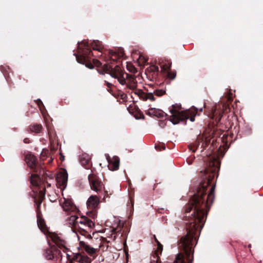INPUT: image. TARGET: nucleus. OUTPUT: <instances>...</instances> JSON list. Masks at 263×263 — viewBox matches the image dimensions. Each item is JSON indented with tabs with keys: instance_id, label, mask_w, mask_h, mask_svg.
<instances>
[{
	"instance_id": "nucleus-36",
	"label": "nucleus",
	"mask_w": 263,
	"mask_h": 263,
	"mask_svg": "<svg viewBox=\"0 0 263 263\" xmlns=\"http://www.w3.org/2000/svg\"><path fill=\"white\" fill-rule=\"evenodd\" d=\"M210 143H211V140H208L206 138L205 139V141L204 142H203V143H202V146H204V147L208 145H209L210 144Z\"/></svg>"
},
{
	"instance_id": "nucleus-46",
	"label": "nucleus",
	"mask_w": 263,
	"mask_h": 263,
	"mask_svg": "<svg viewBox=\"0 0 263 263\" xmlns=\"http://www.w3.org/2000/svg\"><path fill=\"white\" fill-rule=\"evenodd\" d=\"M199 110L200 112H202V111H203V108H200V109H199Z\"/></svg>"
},
{
	"instance_id": "nucleus-45",
	"label": "nucleus",
	"mask_w": 263,
	"mask_h": 263,
	"mask_svg": "<svg viewBox=\"0 0 263 263\" xmlns=\"http://www.w3.org/2000/svg\"><path fill=\"white\" fill-rule=\"evenodd\" d=\"M214 140H213L212 141V146H213V147L214 146Z\"/></svg>"
},
{
	"instance_id": "nucleus-26",
	"label": "nucleus",
	"mask_w": 263,
	"mask_h": 263,
	"mask_svg": "<svg viewBox=\"0 0 263 263\" xmlns=\"http://www.w3.org/2000/svg\"><path fill=\"white\" fill-rule=\"evenodd\" d=\"M109 55L110 56V61H115V59H113V57H115L116 58L117 57H123L124 55V53L123 52H120V53H118L112 50H110L109 51Z\"/></svg>"
},
{
	"instance_id": "nucleus-2",
	"label": "nucleus",
	"mask_w": 263,
	"mask_h": 263,
	"mask_svg": "<svg viewBox=\"0 0 263 263\" xmlns=\"http://www.w3.org/2000/svg\"><path fill=\"white\" fill-rule=\"evenodd\" d=\"M90 47L93 50L98 51L101 53H103L104 46L100 41L94 40L89 44L88 41L83 40L78 45V49L79 51L76 54V57L78 63L85 64L89 69H92L94 66H101L102 63L96 59H93L92 63L91 62L90 59L94 55L90 50Z\"/></svg>"
},
{
	"instance_id": "nucleus-43",
	"label": "nucleus",
	"mask_w": 263,
	"mask_h": 263,
	"mask_svg": "<svg viewBox=\"0 0 263 263\" xmlns=\"http://www.w3.org/2000/svg\"><path fill=\"white\" fill-rule=\"evenodd\" d=\"M164 210V208L158 209L157 210V212L159 213H162V211H163Z\"/></svg>"
},
{
	"instance_id": "nucleus-42",
	"label": "nucleus",
	"mask_w": 263,
	"mask_h": 263,
	"mask_svg": "<svg viewBox=\"0 0 263 263\" xmlns=\"http://www.w3.org/2000/svg\"><path fill=\"white\" fill-rule=\"evenodd\" d=\"M49 199L52 202H54L57 200V198L55 197H52L51 198H50Z\"/></svg>"
},
{
	"instance_id": "nucleus-19",
	"label": "nucleus",
	"mask_w": 263,
	"mask_h": 263,
	"mask_svg": "<svg viewBox=\"0 0 263 263\" xmlns=\"http://www.w3.org/2000/svg\"><path fill=\"white\" fill-rule=\"evenodd\" d=\"M157 250L155 251L153 258L156 259H154V263H161L160 260V255H161L163 251V245L161 243L157 244Z\"/></svg>"
},
{
	"instance_id": "nucleus-12",
	"label": "nucleus",
	"mask_w": 263,
	"mask_h": 263,
	"mask_svg": "<svg viewBox=\"0 0 263 263\" xmlns=\"http://www.w3.org/2000/svg\"><path fill=\"white\" fill-rule=\"evenodd\" d=\"M25 161L30 169L34 172H38V169L41 165L38 164L36 157L31 154H27L25 156Z\"/></svg>"
},
{
	"instance_id": "nucleus-16",
	"label": "nucleus",
	"mask_w": 263,
	"mask_h": 263,
	"mask_svg": "<svg viewBox=\"0 0 263 263\" xmlns=\"http://www.w3.org/2000/svg\"><path fill=\"white\" fill-rule=\"evenodd\" d=\"M109 163L108 167L111 171H116L119 169L120 159L118 156H114L111 159L109 156L107 158Z\"/></svg>"
},
{
	"instance_id": "nucleus-38",
	"label": "nucleus",
	"mask_w": 263,
	"mask_h": 263,
	"mask_svg": "<svg viewBox=\"0 0 263 263\" xmlns=\"http://www.w3.org/2000/svg\"><path fill=\"white\" fill-rule=\"evenodd\" d=\"M139 60H142V63L144 64H145L147 61V59H145V58L141 55L139 57Z\"/></svg>"
},
{
	"instance_id": "nucleus-47",
	"label": "nucleus",
	"mask_w": 263,
	"mask_h": 263,
	"mask_svg": "<svg viewBox=\"0 0 263 263\" xmlns=\"http://www.w3.org/2000/svg\"><path fill=\"white\" fill-rule=\"evenodd\" d=\"M41 156H42V157H44V156H45V155H44V151H43V152H42V153H41Z\"/></svg>"
},
{
	"instance_id": "nucleus-32",
	"label": "nucleus",
	"mask_w": 263,
	"mask_h": 263,
	"mask_svg": "<svg viewBox=\"0 0 263 263\" xmlns=\"http://www.w3.org/2000/svg\"><path fill=\"white\" fill-rule=\"evenodd\" d=\"M155 148L158 151H161L165 149V146L163 143L155 145Z\"/></svg>"
},
{
	"instance_id": "nucleus-5",
	"label": "nucleus",
	"mask_w": 263,
	"mask_h": 263,
	"mask_svg": "<svg viewBox=\"0 0 263 263\" xmlns=\"http://www.w3.org/2000/svg\"><path fill=\"white\" fill-rule=\"evenodd\" d=\"M180 106L177 105H172L170 108V112L171 115L169 117L170 120L174 124H176L180 121H185L189 119L192 122L195 121V117L196 115H199L198 113V109L195 106H192L190 108L183 110L179 111Z\"/></svg>"
},
{
	"instance_id": "nucleus-3",
	"label": "nucleus",
	"mask_w": 263,
	"mask_h": 263,
	"mask_svg": "<svg viewBox=\"0 0 263 263\" xmlns=\"http://www.w3.org/2000/svg\"><path fill=\"white\" fill-rule=\"evenodd\" d=\"M98 71L102 74H109L111 77L117 79L121 85H126V88L129 89L135 90L137 88L136 77L124 72L119 65L113 67L108 64H105L101 69H98Z\"/></svg>"
},
{
	"instance_id": "nucleus-21",
	"label": "nucleus",
	"mask_w": 263,
	"mask_h": 263,
	"mask_svg": "<svg viewBox=\"0 0 263 263\" xmlns=\"http://www.w3.org/2000/svg\"><path fill=\"white\" fill-rule=\"evenodd\" d=\"M73 260L80 262V263H91V259L87 256L77 253L73 255Z\"/></svg>"
},
{
	"instance_id": "nucleus-35",
	"label": "nucleus",
	"mask_w": 263,
	"mask_h": 263,
	"mask_svg": "<svg viewBox=\"0 0 263 263\" xmlns=\"http://www.w3.org/2000/svg\"><path fill=\"white\" fill-rule=\"evenodd\" d=\"M36 103L38 105L39 107L41 109L42 107H44V104L42 101L40 99H37L36 101Z\"/></svg>"
},
{
	"instance_id": "nucleus-29",
	"label": "nucleus",
	"mask_w": 263,
	"mask_h": 263,
	"mask_svg": "<svg viewBox=\"0 0 263 263\" xmlns=\"http://www.w3.org/2000/svg\"><path fill=\"white\" fill-rule=\"evenodd\" d=\"M149 71L154 72V74H157L159 72V67L157 65H153L149 67Z\"/></svg>"
},
{
	"instance_id": "nucleus-22",
	"label": "nucleus",
	"mask_w": 263,
	"mask_h": 263,
	"mask_svg": "<svg viewBox=\"0 0 263 263\" xmlns=\"http://www.w3.org/2000/svg\"><path fill=\"white\" fill-rule=\"evenodd\" d=\"M79 244L80 246L89 255H92L96 253V250L90 246L87 245L84 241H80Z\"/></svg>"
},
{
	"instance_id": "nucleus-40",
	"label": "nucleus",
	"mask_w": 263,
	"mask_h": 263,
	"mask_svg": "<svg viewBox=\"0 0 263 263\" xmlns=\"http://www.w3.org/2000/svg\"><path fill=\"white\" fill-rule=\"evenodd\" d=\"M24 142L26 144L30 143L31 142L30 139L28 138H25L24 140Z\"/></svg>"
},
{
	"instance_id": "nucleus-20",
	"label": "nucleus",
	"mask_w": 263,
	"mask_h": 263,
	"mask_svg": "<svg viewBox=\"0 0 263 263\" xmlns=\"http://www.w3.org/2000/svg\"><path fill=\"white\" fill-rule=\"evenodd\" d=\"M43 129V126L41 124L34 123L28 127L27 131L30 134H39L42 131Z\"/></svg>"
},
{
	"instance_id": "nucleus-39",
	"label": "nucleus",
	"mask_w": 263,
	"mask_h": 263,
	"mask_svg": "<svg viewBox=\"0 0 263 263\" xmlns=\"http://www.w3.org/2000/svg\"><path fill=\"white\" fill-rule=\"evenodd\" d=\"M104 83L108 88H110L113 86V85L112 84H111L110 83H109L106 81H105Z\"/></svg>"
},
{
	"instance_id": "nucleus-44",
	"label": "nucleus",
	"mask_w": 263,
	"mask_h": 263,
	"mask_svg": "<svg viewBox=\"0 0 263 263\" xmlns=\"http://www.w3.org/2000/svg\"><path fill=\"white\" fill-rule=\"evenodd\" d=\"M5 77H6L7 81L8 83H10V82L11 81V80H10L9 77H7L6 76H5Z\"/></svg>"
},
{
	"instance_id": "nucleus-24",
	"label": "nucleus",
	"mask_w": 263,
	"mask_h": 263,
	"mask_svg": "<svg viewBox=\"0 0 263 263\" xmlns=\"http://www.w3.org/2000/svg\"><path fill=\"white\" fill-rule=\"evenodd\" d=\"M80 217H79L77 215H71L69 217V223L72 226L73 228H74L76 230V226H78L77 221Z\"/></svg>"
},
{
	"instance_id": "nucleus-37",
	"label": "nucleus",
	"mask_w": 263,
	"mask_h": 263,
	"mask_svg": "<svg viewBox=\"0 0 263 263\" xmlns=\"http://www.w3.org/2000/svg\"><path fill=\"white\" fill-rule=\"evenodd\" d=\"M166 122L165 120H160L159 122V125L161 127L163 128L166 125Z\"/></svg>"
},
{
	"instance_id": "nucleus-31",
	"label": "nucleus",
	"mask_w": 263,
	"mask_h": 263,
	"mask_svg": "<svg viewBox=\"0 0 263 263\" xmlns=\"http://www.w3.org/2000/svg\"><path fill=\"white\" fill-rule=\"evenodd\" d=\"M47 129L50 140H51L52 138H54L55 134L53 128L52 127H48Z\"/></svg>"
},
{
	"instance_id": "nucleus-13",
	"label": "nucleus",
	"mask_w": 263,
	"mask_h": 263,
	"mask_svg": "<svg viewBox=\"0 0 263 263\" xmlns=\"http://www.w3.org/2000/svg\"><path fill=\"white\" fill-rule=\"evenodd\" d=\"M60 204L65 211L74 213L78 210L76 206L69 199L64 198L63 201L62 199L60 200Z\"/></svg>"
},
{
	"instance_id": "nucleus-17",
	"label": "nucleus",
	"mask_w": 263,
	"mask_h": 263,
	"mask_svg": "<svg viewBox=\"0 0 263 263\" xmlns=\"http://www.w3.org/2000/svg\"><path fill=\"white\" fill-rule=\"evenodd\" d=\"M158 62V64L161 68V72L162 73L171 69L172 62L170 60L161 59Z\"/></svg>"
},
{
	"instance_id": "nucleus-27",
	"label": "nucleus",
	"mask_w": 263,
	"mask_h": 263,
	"mask_svg": "<svg viewBox=\"0 0 263 263\" xmlns=\"http://www.w3.org/2000/svg\"><path fill=\"white\" fill-rule=\"evenodd\" d=\"M153 95H155L157 97H161L164 94H165L166 91L165 90L162 89H156L154 90V92H152Z\"/></svg>"
},
{
	"instance_id": "nucleus-49",
	"label": "nucleus",
	"mask_w": 263,
	"mask_h": 263,
	"mask_svg": "<svg viewBox=\"0 0 263 263\" xmlns=\"http://www.w3.org/2000/svg\"><path fill=\"white\" fill-rule=\"evenodd\" d=\"M68 263H74L72 260H69Z\"/></svg>"
},
{
	"instance_id": "nucleus-10",
	"label": "nucleus",
	"mask_w": 263,
	"mask_h": 263,
	"mask_svg": "<svg viewBox=\"0 0 263 263\" xmlns=\"http://www.w3.org/2000/svg\"><path fill=\"white\" fill-rule=\"evenodd\" d=\"M224 104H215L211 108L209 116L214 120L217 124L221 120L222 114L223 113V109Z\"/></svg>"
},
{
	"instance_id": "nucleus-6",
	"label": "nucleus",
	"mask_w": 263,
	"mask_h": 263,
	"mask_svg": "<svg viewBox=\"0 0 263 263\" xmlns=\"http://www.w3.org/2000/svg\"><path fill=\"white\" fill-rule=\"evenodd\" d=\"M45 192L46 189L44 187L43 190L39 191L38 194L34 193L32 196L36 209L37 226L39 229L43 232H45L47 230L45 221L42 217L41 211V205L45 198Z\"/></svg>"
},
{
	"instance_id": "nucleus-14",
	"label": "nucleus",
	"mask_w": 263,
	"mask_h": 263,
	"mask_svg": "<svg viewBox=\"0 0 263 263\" xmlns=\"http://www.w3.org/2000/svg\"><path fill=\"white\" fill-rule=\"evenodd\" d=\"M134 93L138 96L139 98L143 101L149 100L151 101H155V98L154 97L153 93L152 92L145 93L141 89H135Z\"/></svg>"
},
{
	"instance_id": "nucleus-51",
	"label": "nucleus",
	"mask_w": 263,
	"mask_h": 263,
	"mask_svg": "<svg viewBox=\"0 0 263 263\" xmlns=\"http://www.w3.org/2000/svg\"><path fill=\"white\" fill-rule=\"evenodd\" d=\"M248 247H249V248H250V247H251V245H249L248 246Z\"/></svg>"
},
{
	"instance_id": "nucleus-8",
	"label": "nucleus",
	"mask_w": 263,
	"mask_h": 263,
	"mask_svg": "<svg viewBox=\"0 0 263 263\" xmlns=\"http://www.w3.org/2000/svg\"><path fill=\"white\" fill-rule=\"evenodd\" d=\"M37 174H32L30 177L31 183L34 186H39L42 179H47V178L53 179V176L52 174L48 173L44 170L43 168L41 166L38 169Z\"/></svg>"
},
{
	"instance_id": "nucleus-48",
	"label": "nucleus",
	"mask_w": 263,
	"mask_h": 263,
	"mask_svg": "<svg viewBox=\"0 0 263 263\" xmlns=\"http://www.w3.org/2000/svg\"><path fill=\"white\" fill-rule=\"evenodd\" d=\"M47 187H50V184L47 182Z\"/></svg>"
},
{
	"instance_id": "nucleus-30",
	"label": "nucleus",
	"mask_w": 263,
	"mask_h": 263,
	"mask_svg": "<svg viewBox=\"0 0 263 263\" xmlns=\"http://www.w3.org/2000/svg\"><path fill=\"white\" fill-rule=\"evenodd\" d=\"M88 217L91 218V219H95L97 217V212L94 209H91V211H90L87 213Z\"/></svg>"
},
{
	"instance_id": "nucleus-28",
	"label": "nucleus",
	"mask_w": 263,
	"mask_h": 263,
	"mask_svg": "<svg viewBox=\"0 0 263 263\" xmlns=\"http://www.w3.org/2000/svg\"><path fill=\"white\" fill-rule=\"evenodd\" d=\"M81 162L83 165H87L85 166L86 168L88 169L89 168L90 160L89 158L85 159L84 157H82L81 158Z\"/></svg>"
},
{
	"instance_id": "nucleus-50",
	"label": "nucleus",
	"mask_w": 263,
	"mask_h": 263,
	"mask_svg": "<svg viewBox=\"0 0 263 263\" xmlns=\"http://www.w3.org/2000/svg\"><path fill=\"white\" fill-rule=\"evenodd\" d=\"M40 184H41V183H40L39 186H36L37 187H39V189H41V187H40Z\"/></svg>"
},
{
	"instance_id": "nucleus-11",
	"label": "nucleus",
	"mask_w": 263,
	"mask_h": 263,
	"mask_svg": "<svg viewBox=\"0 0 263 263\" xmlns=\"http://www.w3.org/2000/svg\"><path fill=\"white\" fill-rule=\"evenodd\" d=\"M68 174L65 170L59 172L56 177L57 186L62 191L66 188L67 184Z\"/></svg>"
},
{
	"instance_id": "nucleus-4",
	"label": "nucleus",
	"mask_w": 263,
	"mask_h": 263,
	"mask_svg": "<svg viewBox=\"0 0 263 263\" xmlns=\"http://www.w3.org/2000/svg\"><path fill=\"white\" fill-rule=\"evenodd\" d=\"M48 236L55 245H51L48 242L49 247L43 250V256L47 260H53L54 261H57L59 259L61 260L62 255L59 249L63 248L65 250H67L66 247V241L61 239L57 234L54 233H50Z\"/></svg>"
},
{
	"instance_id": "nucleus-41",
	"label": "nucleus",
	"mask_w": 263,
	"mask_h": 263,
	"mask_svg": "<svg viewBox=\"0 0 263 263\" xmlns=\"http://www.w3.org/2000/svg\"><path fill=\"white\" fill-rule=\"evenodd\" d=\"M153 238H154V241L157 243H160L158 240L157 239L156 236L155 235H153Z\"/></svg>"
},
{
	"instance_id": "nucleus-25",
	"label": "nucleus",
	"mask_w": 263,
	"mask_h": 263,
	"mask_svg": "<svg viewBox=\"0 0 263 263\" xmlns=\"http://www.w3.org/2000/svg\"><path fill=\"white\" fill-rule=\"evenodd\" d=\"M162 74L164 77H166V79H168V81L175 79L176 76V72L171 71V69L164 72Z\"/></svg>"
},
{
	"instance_id": "nucleus-23",
	"label": "nucleus",
	"mask_w": 263,
	"mask_h": 263,
	"mask_svg": "<svg viewBox=\"0 0 263 263\" xmlns=\"http://www.w3.org/2000/svg\"><path fill=\"white\" fill-rule=\"evenodd\" d=\"M203 139L198 138L194 143L189 145V148L192 152H195L200 145V142L203 141Z\"/></svg>"
},
{
	"instance_id": "nucleus-33",
	"label": "nucleus",
	"mask_w": 263,
	"mask_h": 263,
	"mask_svg": "<svg viewBox=\"0 0 263 263\" xmlns=\"http://www.w3.org/2000/svg\"><path fill=\"white\" fill-rule=\"evenodd\" d=\"M127 69L132 73H136L137 70L136 68L133 65H127Z\"/></svg>"
},
{
	"instance_id": "nucleus-15",
	"label": "nucleus",
	"mask_w": 263,
	"mask_h": 263,
	"mask_svg": "<svg viewBox=\"0 0 263 263\" xmlns=\"http://www.w3.org/2000/svg\"><path fill=\"white\" fill-rule=\"evenodd\" d=\"M146 114L150 116H155L158 118H163V117H168V115L162 110L155 108H149Z\"/></svg>"
},
{
	"instance_id": "nucleus-1",
	"label": "nucleus",
	"mask_w": 263,
	"mask_h": 263,
	"mask_svg": "<svg viewBox=\"0 0 263 263\" xmlns=\"http://www.w3.org/2000/svg\"><path fill=\"white\" fill-rule=\"evenodd\" d=\"M214 198V192H197L189 200L185 209L186 233L179 240L180 253L176 256L173 263H192L198 235L204 226Z\"/></svg>"
},
{
	"instance_id": "nucleus-34",
	"label": "nucleus",
	"mask_w": 263,
	"mask_h": 263,
	"mask_svg": "<svg viewBox=\"0 0 263 263\" xmlns=\"http://www.w3.org/2000/svg\"><path fill=\"white\" fill-rule=\"evenodd\" d=\"M122 228L119 227L116 228V229H114L112 230V232L116 234H118L121 233Z\"/></svg>"
},
{
	"instance_id": "nucleus-9",
	"label": "nucleus",
	"mask_w": 263,
	"mask_h": 263,
	"mask_svg": "<svg viewBox=\"0 0 263 263\" xmlns=\"http://www.w3.org/2000/svg\"><path fill=\"white\" fill-rule=\"evenodd\" d=\"M90 189L96 192H101L104 187L103 183L97 174L92 172L88 176Z\"/></svg>"
},
{
	"instance_id": "nucleus-7",
	"label": "nucleus",
	"mask_w": 263,
	"mask_h": 263,
	"mask_svg": "<svg viewBox=\"0 0 263 263\" xmlns=\"http://www.w3.org/2000/svg\"><path fill=\"white\" fill-rule=\"evenodd\" d=\"M77 223L78 224L76 226V230L80 234L87 238H91L90 233L95 227L94 222L88 217L83 216L79 218Z\"/></svg>"
},
{
	"instance_id": "nucleus-18",
	"label": "nucleus",
	"mask_w": 263,
	"mask_h": 263,
	"mask_svg": "<svg viewBox=\"0 0 263 263\" xmlns=\"http://www.w3.org/2000/svg\"><path fill=\"white\" fill-rule=\"evenodd\" d=\"M99 199L98 196L91 195L89 197L87 201V207L90 209H95L98 205Z\"/></svg>"
}]
</instances>
